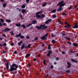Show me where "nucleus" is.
Returning <instances> with one entry per match:
<instances>
[{"instance_id":"nucleus-1","label":"nucleus","mask_w":78,"mask_h":78,"mask_svg":"<svg viewBox=\"0 0 78 78\" xmlns=\"http://www.w3.org/2000/svg\"><path fill=\"white\" fill-rule=\"evenodd\" d=\"M18 68V65H16L15 63H13L12 65V66H10V68L9 69V70L10 72H12L13 74L15 73V72L14 70H17V69Z\"/></svg>"},{"instance_id":"nucleus-2","label":"nucleus","mask_w":78,"mask_h":78,"mask_svg":"<svg viewBox=\"0 0 78 78\" xmlns=\"http://www.w3.org/2000/svg\"><path fill=\"white\" fill-rule=\"evenodd\" d=\"M37 23V21H36V20H33L31 22V23L27 25H26V27H30V26H31L32 25H34L35 24H36V23Z\"/></svg>"},{"instance_id":"nucleus-3","label":"nucleus","mask_w":78,"mask_h":78,"mask_svg":"<svg viewBox=\"0 0 78 78\" xmlns=\"http://www.w3.org/2000/svg\"><path fill=\"white\" fill-rule=\"evenodd\" d=\"M45 26H46L45 24H43V25H41L40 26H37L36 27V28L38 30H41L42 27H45Z\"/></svg>"},{"instance_id":"nucleus-4","label":"nucleus","mask_w":78,"mask_h":78,"mask_svg":"<svg viewBox=\"0 0 78 78\" xmlns=\"http://www.w3.org/2000/svg\"><path fill=\"white\" fill-rule=\"evenodd\" d=\"M21 33H20L18 35H16L15 37H20V38H21V39H24V38H25L24 36H23V35L21 36Z\"/></svg>"},{"instance_id":"nucleus-5","label":"nucleus","mask_w":78,"mask_h":78,"mask_svg":"<svg viewBox=\"0 0 78 78\" xmlns=\"http://www.w3.org/2000/svg\"><path fill=\"white\" fill-rule=\"evenodd\" d=\"M48 53L47 54V56L48 57L50 56V55L51 54H52V53H53V52H52V51L51 50H50L49 51H48Z\"/></svg>"},{"instance_id":"nucleus-6","label":"nucleus","mask_w":78,"mask_h":78,"mask_svg":"<svg viewBox=\"0 0 78 78\" xmlns=\"http://www.w3.org/2000/svg\"><path fill=\"white\" fill-rule=\"evenodd\" d=\"M57 11H59V12H61L62 11V8L61 6H59V8H58V9L57 10Z\"/></svg>"},{"instance_id":"nucleus-7","label":"nucleus","mask_w":78,"mask_h":78,"mask_svg":"<svg viewBox=\"0 0 78 78\" xmlns=\"http://www.w3.org/2000/svg\"><path fill=\"white\" fill-rule=\"evenodd\" d=\"M9 31H10V29L9 28H6L4 30H2V31L3 32H8Z\"/></svg>"},{"instance_id":"nucleus-8","label":"nucleus","mask_w":78,"mask_h":78,"mask_svg":"<svg viewBox=\"0 0 78 78\" xmlns=\"http://www.w3.org/2000/svg\"><path fill=\"white\" fill-rule=\"evenodd\" d=\"M67 64L68 65V66H67V69H69V68H70V67H71V64L70 63V62H67Z\"/></svg>"},{"instance_id":"nucleus-9","label":"nucleus","mask_w":78,"mask_h":78,"mask_svg":"<svg viewBox=\"0 0 78 78\" xmlns=\"http://www.w3.org/2000/svg\"><path fill=\"white\" fill-rule=\"evenodd\" d=\"M63 3H64V1H62L57 4V5H56V6L59 5L61 6V4H62Z\"/></svg>"},{"instance_id":"nucleus-10","label":"nucleus","mask_w":78,"mask_h":78,"mask_svg":"<svg viewBox=\"0 0 78 78\" xmlns=\"http://www.w3.org/2000/svg\"><path fill=\"white\" fill-rule=\"evenodd\" d=\"M25 43H23L21 46V49L23 50L25 48Z\"/></svg>"},{"instance_id":"nucleus-11","label":"nucleus","mask_w":78,"mask_h":78,"mask_svg":"<svg viewBox=\"0 0 78 78\" xmlns=\"http://www.w3.org/2000/svg\"><path fill=\"white\" fill-rule=\"evenodd\" d=\"M6 45L7 44H6V43H4L3 44V46H4V47H5V50H7V49H8V48H7V46H6Z\"/></svg>"},{"instance_id":"nucleus-12","label":"nucleus","mask_w":78,"mask_h":78,"mask_svg":"<svg viewBox=\"0 0 78 78\" xmlns=\"http://www.w3.org/2000/svg\"><path fill=\"white\" fill-rule=\"evenodd\" d=\"M73 28H78V23H76L74 25V27H73Z\"/></svg>"},{"instance_id":"nucleus-13","label":"nucleus","mask_w":78,"mask_h":78,"mask_svg":"<svg viewBox=\"0 0 78 78\" xmlns=\"http://www.w3.org/2000/svg\"><path fill=\"white\" fill-rule=\"evenodd\" d=\"M41 39H42L43 40H45L47 39V38L44 36L41 37Z\"/></svg>"},{"instance_id":"nucleus-14","label":"nucleus","mask_w":78,"mask_h":78,"mask_svg":"<svg viewBox=\"0 0 78 78\" xmlns=\"http://www.w3.org/2000/svg\"><path fill=\"white\" fill-rule=\"evenodd\" d=\"M6 67L7 68V69H9V63H7Z\"/></svg>"},{"instance_id":"nucleus-15","label":"nucleus","mask_w":78,"mask_h":78,"mask_svg":"<svg viewBox=\"0 0 78 78\" xmlns=\"http://www.w3.org/2000/svg\"><path fill=\"white\" fill-rule=\"evenodd\" d=\"M26 12V10L23 9H22L21 12L23 14H24Z\"/></svg>"},{"instance_id":"nucleus-16","label":"nucleus","mask_w":78,"mask_h":78,"mask_svg":"<svg viewBox=\"0 0 78 78\" xmlns=\"http://www.w3.org/2000/svg\"><path fill=\"white\" fill-rule=\"evenodd\" d=\"M5 21L7 22H8V23H10L11 22V20H10L6 19L5 20Z\"/></svg>"},{"instance_id":"nucleus-17","label":"nucleus","mask_w":78,"mask_h":78,"mask_svg":"<svg viewBox=\"0 0 78 78\" xmlns=\"http://www.w3.org/2000/svg\"><path fill=\"white\" fill-rule=\"evenodd\" d=\"M16 27H20L21 26V24H20V23H19L18 24L16 23Z\"/></svg>"},{"instance_id":"nucleus-18","label":"nucleus","mask_w":78,"mask_h":78,"mask_svg":"<svg viewBox=\"0 0 78 78\" xmlns=\"http://www.w3.org/2000/svg\"><path fill=\"white\" fill-rule=\"evenodd\" d=\"M43 28L41 29V30H46L47 28V26H44L43 27Z\"/></svg>"},{"instance_id":"nucleus-19","label":"nucleus","mask_w":78,"mask_h":78,"mask_svg":"<svg viewBox=\"0 0 78 78\" xmlns=\"http://www.w3.org/2000/svg\"><path fill=\"white\" fill-rule=\"evenodd\" d=\"M44 17H45V15H44V14H43L41 16V19H43V18H44Z\"/></svg>"},{"instance_id":"nucleus-20","label":"nucleus","mask_w":78,"mask_h":78,"mask_svg":"<svg viewBox=\"0 0 78 78\" xmlns=\"http://www.w3.org/2000/svg\"><path fill=\"white\" fill-rule=\"evenodd\" d=\"M73 45L74 46H75V47H78V45L76 43H73Z\"/></svg>"},{"instance_id":"nucleus-21","label":"nucleus","mask_w":78,"mask_h":78,"mask_svg":"<svg viewBox=\"0 0 78 78\" xmlns=\"http://www.w3.org/2000/svg\"><path fill=\"white\" fill-rule=\"evenodd\" d=\"M21 27H22L23 28V29H24V30H25V25H24L23 24H21Z\"/></svg>"},{"instance_id":"nucleus-22","label":"nucleus","mask_w":78,"mask_h":78,"mask_svg":"<svg viewBox=\"0 0 78 78\" xmlns=\"http://www.w3.org/2000/svg\"><path fill=\"white\" fill-rule=\"evenodd\" d=\"M30 55H31V54H27L26 56H25V58H27V57H29V56H30Z\"/></svg>"},{"instance_id":"nucleus-23","label":"nucleus","mask_w":78,"mask_h":78,"mask_svg":"<svg viewBox=\"0 0 78 78\" xmlns=\"http://www.w3.org/2000/svg\"><path fill=\"white\" fill-rule=\"evenodd\" d=\"M42 12H43V11L37 12L36 13V15H39L38 14H39L40 13H42Z\"/></svg>"},{"instance_id":"nucleus-24","label":"nucleus","mask_w":78,"mask_h":78,"mask_svg":"<svg viewBox=\"0 0 78 78\" xmlns=\"http://www.w3.org/2000/svg\"><path fill=\"white\" fill-rule=\"evenodd\" d=\"M72 61V62H75V63H77V61H76V60L72 59H71Z\"/></svg>"},{"instance_id":"nucleus-25","label":"nucleus","mask_w":78,"mask_h":78,"mask_svg":"<svg viewBox=\"0 0 78 78\" xmlns=\"http://www.w3.org/2000/svg\"><path fill=\"white\" fill-rule=\"evenodd\" d=\"M14 32V31H11L10 32V33L11 34V36H14V33H13Z\"/></svg>"},{"instance_id":"nucleus-26","label":"nucleus","mask_w":78,"mask_h":78,"mask_svg":"<svg viewBox=\"0 0 78 78\" xmlns=\"http://www.w3.org/2000/svg\"><path fill=\"white\" fill-rule=\"evenodd\" d=\"M22 43H23V41H21L20 42L18 43V45H21V44H22Z\"/></svg>"},{"instance_id":"nucleus-27","label":"nucleus","mask_w":78,"mask_h":78,"mask_svg":"<svg viewBox=\"0 0 78 78\" xmlns=\"http://www.w3.org/2000/svg\"><path fill=\"white\" fill-rule=\"evenodd\" d=\"M56 9H54L53 10H52L51 12H52L53 13H55V12H56Z\"/></svg>"},{"instance_id":"nucleus-28","label":"nucleus","mask_w":78,"mask_h":78,"mask_svg":"<svg viewBox=\"0 0 78 78\" xmlns=\"http://www.w3.org/2000/svg\"><path fill=\"white\" fill-rule=\"evenodd\" d=\"M68 26H65V28H69V27H71V26L69 25V24H68V25H67Z\"/></svg>"},{"instance_id":"nucleus-29","label":"nucleus","mask_w":78,"mask_h":78,"mask_svg":"<svg viewBox=\"0 0 78 78\" xmlns=\"http://www.w3.org/2000/svg\"><path fill=\"white\" fill-rule=\"evenodd\" d=\"M26 6H25V4H23V5L21 6L22 8H25Z\"/></svg>"},{"instance_id":"nucleus-30","label":"nucleus","mask_w":78,"mask_h":78,"mask_svg":"<svg viewBox=\"0 0 78 78\" xmlns=\"http://www.w3.org/2000/svg\"><path fill=\"white\" fill-rule=\"evenodd\" d=\"M47 3L46 2H45L44 3H43L42 4V6H45L46 5H47Z\"/></svg>"},{"instance_id":"nucleus-31","label":"nucleus","mask_w":78,"mask_h":78,"mask_svg":"<svg viewBox=\"0 0 78 78\" xmlns=\"http://www.w3.org/2000/svg\"><path fill=\"white\" fill-rule=\"evenodd\" d=\"M36 17L37 18H41V15H36Z\"/></svg>"},{"instance_id":"nucleus-32","label":"nucleus","mask_w":78,"mask_h":78,"mask_svg":"<svg viewBox=\"0 0 78 78\" xmlns=\"http://www.w3.org/2000/svg\"><path fill=\"white\" fill-rule=\"evenodd\" d=\"M64 38H66L67 40H70V38L69 37H64Z\"/></svg>"},{"instance_id":"nucleus-33","label":"nucleus","mask_w":78,"mask_h":78,"mask_svg":"<svg viewBox=\"0 0 78 78\" xmlns=\"http://www.w3.org/2000/svg\"><path fill=\"white\" fill-rule=\"evenodd\" d=\"M3 6L4 8H5L6 6V3H4L3 5Z\"/></svg>"},{"instance_id":"nucleus-34","label":"nucleus","mask_w":78,"mask_h":78,"mask_svg":"<svg viewBox=\"0 0 78 78\" xmlns=\"http://www.w3.org/2000/svg\"><path fill=\"white\" fill-rule=\"evenodd\" d=\"M46 60L44 59L43 61V64L44 65H46Z\"/></svg>"},{"instance_id":"nucleus-35","label":"nucleus","mask_w":78,"mask_h":78,"mask_svg":"<svg viewBox=\"0 0 78 78\" xmlns=\"http://www.w3.org/2000/svg\"><path fill=\"white\" fill-rule=\"evenodd\" d=\"M28 66L29 68V69H31V68H30V67H31V64L30 63H28Z\"/></svg>"},{"instance_id":"nucleus-36","label":"nucleus","mask_w":78,"mask_h":78,"mask_svg":"<svg viewBox=\"0 0 78 78\" xmlns=\"http://www.w3.org/2000/svg\"><path fill=\"white\" fill-rule=\"evenodd\" d=\"M48 50H50V49H51V47L50 46V44H49L48 45Z\"/></svg>"},{"instance_id":"nucleus-37","label":"nucleus","mask_w":78,"mask_h":78,"mask_svg":"<svg viewBox=\"0 0 78 78\" xmlns=\"http://www.w3.org/2000/svg\"><path fill=\"white\" fill-rule=\"evenodd\" d=\"M0 20L1 22H2V23H3L4 22V20L3 19H2V18H1L0 19Z\"/></svg>"},{"instance_id":"nucleus-38","label":"nucleus","mask_w":78,"mask_h":78,"mask_svg":"<svg viewBox=\"0 0 78 78\" xmlns=\"http://www.w3.org/2000/svg\"><path fill=\"white\" fill-rule=\"evenodd\" d=\"M30 47H31V44H29L28 45H27V48H30Z\"/></svg>"},{"instance_id":"nucleus-39","label":"nucleus","mask_w":78,"mask_h":78,"mask_svg":"<svg viewBox=\"0 0 78 78\" xmlns=\"http://www.w3.org/2000/svg\"><path fill=\"white\" fill-rule=\"evenodd\" d=\"M52 17L54 19H55V18H56V15H53Z\"/></svg>"},{"instance_id":"nucleus-40","label":"nucleus","mask_w":78,"mask_h":78,"mask_svg":"<svg viewBox=\"0 0 78 78\" xmlns=\"http://www.w3.org/2000/svg\"><path fill=\"white\" fill-rule=\"evenodd\" d=\"M48 33H46V34H45L44 35V37H47V36H48Z\"/></svg>"},{"instance_id":"nucleus-41","label":"nucleus","mask_w":78,"mask_h":78,"mask_svg":"<svg viewBox=\"0 0 78 78\" xmlns=\"http://www.w3.org/2000/svg\"><path fill=\"white\" fill-rule=\"evenodd\" d=\"M66 5L65 3H64L63 4L62 3L61 4V5H60V6H61V7H62V6H64V5Z\"/></svg>"},{"instance_id":"nucleus-42","label":"nucleus","mask_w":78,"mask_h":78,"mask_svg":"<svg viewBox=\"0 0 78 78\" xmlns=\"http://www.w3.org/2000/svg\"><path fill=\"white\" fill-rule=\"evenodd\" d=\"M56 42V41H55L54 40H52V44H54V43H55Z\"/></svg>"},{"instance_id":"nucleus-43","label":"nucleus","mask_w":78,"mask_h":78,"mask_svg":"<svg viewBox=\"0 0 78 78\" xmlns=\"http://www.w3.org/2000/svg\"><path fill=\"white\" fill-rule=\"evenodd\" d=\"M34 41H36L37 40H38V37H36L34 39Z\"/></svg>"},{"instance_id":"nucleus-44","label":"nucleus","mask_w":78,"mask_h":78,"mask_svg":"<svg viewBox=\"0 0 78 78\" xmlns=\"http://www.w3.org/2000/svg\"><path fill=\"white\" fill-rule=\"evenodd\" d=\"M66 73H70V71L68 70H66Z\"/></svg>"},{"instance_id":"nucleus-45","label":"nucleus","mask_w":78,"mask_h":78,"mask_svg":"<svg viewBox=\"0 0 78 78\" xmlns=\"http://www.w3.org/2000/svg\"><path fill=\"white\" fill-rule=\"evenodd\" d=\"M7 53V51H3L2 53L3 54H5V53Z\"/></svg>"},{"instance_id":"nucleus-46","label":"nucleus","mask_w":78,"mask_h":78,"mask_svg":"<svg viewBox=\"0 0 78 78\" xmlns=\"http://www.w3.org/2000/svg\"><path fill=\"white\" fill-rule=\"evenodd\" d=\"M51 20H52L51 19H49L48 20V22H50L51 21Z\"/></svg>"},{"instance_id":"nucleus-47","label":"nucleus","mask_w":78,"mask_h":78,"mask_svg":"<svg viewBox=\"0 0 78 78\" xmlns=\"http://www.w3.org/2000/svg\"><path fill=\"white\" fill-rule=\"evenodd\" d=\"M54 36H55V35H54V34H51V37H53Z\"/></svg>"},{"instance_id":"nucleus-48","label":"nucleus","mask_w":78,"mask_h":78,"mask_svg":"<svg viewBox=\"0 0 78 78\" xmlns=\"http://www.w3.org/2000/svg\"><path fill=\"white\" fill-rule=\"evenodd\" d=\"M62 15L63 16H66L67 15V14H66L65 13H62Z\"/></svg>"},{"instance_id":"nucleus-49","label":"nucleus","mask_w":78,"mask_h":78,"mask_svg":"<svg viewBox=\"0 0 78 78\" xmlns=\"http://www.w3.org/2000/svg\"><path fill=\"white\" fill-rule=\"evenodd\" d=\"M18 72L19 73L20 75H22V72H21L20 71H18Z\"/></svg>"},{"instance_id":"nucleus-50","label":"nucleus","mask_w":78,"mask_h":78,"mask_svg":"<svg viewBox=\"0 0 78 78\" xmlns=\"http://www.w3.org/2000/svg\"><path fill=\"white\" fill-rule=\"evenodd\" d=\"M2 36H3V37H6V34H2Z\"/></svg>"},{"instance_id":"nucleus-51","label":"nucleus","mask_w":78,"mask_h":78,"mask_svg":"<svg viewBox=\"0 0 78 78\" xmlns=\"http://www.w3.org/2000/svg\"><path fill=\"white\" fill-rule=\"evenodd\" d=\"M45 23L46 24H48V20H47L45 22Z\"/></svg>"},{"instance_id":"nucleus-52","label":"nucleus","mask_w":78,"mask_h":78,"mask_svg":"<svg viewBox=\"0 0 78 78\" xmlns=\"http://www.w3.org/2000/svg\"><path fill=\"white\" fill-rule=\"evenodd\" d=\"M67 43L69 44V45H72V43H71V42H70L69 41H68Z\"/></svg>"},{"instance_id":"nucleus-53","label":"nucleus","mask_w":78,"mask_h":78,"mask_svg":"<svg viewBox=\"0 0 78 78\" xmlns=\"http://www.w3.org/2000/svg\"><path fill=\"white\" fill-rule=\"evenodd\" d=\"M26 37L27 39H30V37L29 36H27Z\"/></svg>"},{"instance_id":"nucleus-54","label":"nucleus","mask_w":78,"mask_h":78,"mask_svg":"<svg viewBox=\"0 0 78 78\" xmlns=\"http://www.w3.org/2000/svg\"><path fill=\"white\" fill-rule=\"evenodd\" d=\"M3 45L1 44V43H0V47H3Z\"/></svg>"},{"instance_id":"nucleus-55","label":"nucleus","mask_w":78,"mask_h":78,"mask_svg":"<svg viewBox=\"0 0 78 78\" xmlns=\"http://www.w3.org/2000/svg\"><path fill=\"white\" fill-rule=\"evenodd\" d=\"M19 17H23L22 15V14H20V15Z\"/></svg>"},{"instance_id":"nucleus-56","label":"nucleus","mask_w":78,"mask_h":78,"mask_svg":"<svg viewBox=\"0 0 78 78\" xmlns=\"http://www.w3.org/2000/svg\"><path fill=\"white\" fill-rule=\"evenodd\" d=\"M0 27H2L3 26V24H2L0 21Z\"/></svg>"},{"instance_id":"nucleus-57","label":"nucleus","mask_w":78,"mask_h":78,"mask_svg":"<svg viewBox=\"0 0 78 78\" xmlns=\"http://www.w3.org/2000/svg\"><path fill=\"white\" fill-rule=\"evenodd\" d=\"M56 60H57V61H58V60H59V58L57 57L56 58Z\"/></svg>"},{"instance_id":"nucleus-58","label":"nucleus","mask_w":78,"mask_h":78,"mask_svg":"<svg viewBox=\"0 0 78 78\" xmlns=\"http://www.w3.org/2000/svg\"><path fill=\"white\" fill-rule=\"evenodd\" d=\"M72 7H71V6H70L69 7V9H72Z\"/></svg>"},{"instance_id":"nucleus-59","label":"nucleus","mask_w":78,"mask_h":78,"mask_svg":"<svg viewBox=\"0 0 78 78\" xmlns=\"http://www.w3.org/2000/svg\"><path fill=\"white\" fill-rule=\"evenodd\" d=\"M2 24L4 26H5L6 25V24L5 23H2Z\"/></svg>"},{"instance_id":"nucleus-60","label":"nucleus","mask_w":78,"mask_h":78,"mask_svg":"<svg viewBox=\"0 0 78 78\" xmlns=\"http://www.w3.org/2000/svg\"><path fill=\"white\" fill-rule=\"evenodd\" d=\"M14 54H15L16 55V54H17V51H15L14 52Z\"/></svg>"},{"instance_id":"nucleus-61","label":"nucleus","mask_w":78,"mask_h":78,"mask_svg":"<svg viewBox=\"0 0 78 78\" xmlns=\"http://www.w3.org/2000/svg\"><path fill=\"white\" fill-rule=\"evenodd\" d=\"M62 54H65V51H62Z\"/></svg>"},{"instance_id":"nucleus-62","label":"nucleus","mask_w":78,"mask_h":78,"mask_svg":"<svg viewBox=\"0 0 78 78\" xmlns=\"http://www.w3.org/2000/svg\"><path fill=\"white\" fill-rule=\"evenodd\" d=\"M11 45H12V46H13V45H14V43H12L11 44Z\"/></svg>"},{"instance_id":"nucleus-63","label":"nucleus","mask_w":78,"mask_h":78,"mask_svg":"<svg viewBox=\"0 0 78 78\" xmlns=\"http://www.w3.org/2000/svg\"><path fill=\"white\" fill-rule=\"evenodd\" d=\"M51 69H53V65L51 66Z\"/></svg>"},{"instance_id":"nucleus-64","label":"nucleus","mask_w":78,"mask_h":78,"mask_svg":"<svg viewBox=\"0 0 78 78\" xmlns=\"http://www.w3.org/2000/svg\"><path fill=\"white\" fill-rule=\"evenodd\" d=\"M30 1V0H26V2L27 3H28Z\"/></svg>"}]
</instances>
